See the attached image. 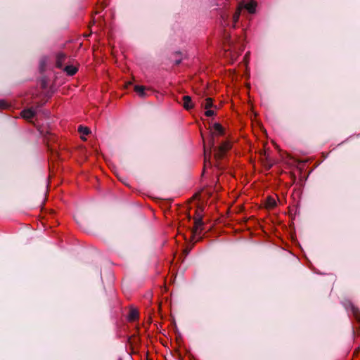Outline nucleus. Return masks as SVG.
Returning <instances> with one entry per match:
<instances>
[{
  "label": "nucleus",
  "instance_id": "nucleus-13",
  "mask_svg": "<svg viewBox=\"0 0 360 360\" xmlns=\"http://www.w3.org/2000/svg\"><path fill=\"white\" fill-rule=\"evenodd\" d=\"M78 131L83 135H88L91 132L90 129L88 127L82 125L79 126Z\"/></svg>",
  "mask_w": 360,
  "mask_h": 360
},
{
  "label": "nucleus",
  "instance_id": "nucleus-5",
  "mask_svg": "<svg viewBox=\"0 0 360 360\" xmlns=\"http://www.w3.org/2000/svg\"><path fill=\"white\" fill-rule=\"evenodd\" d=\"M36 114L37 109L34 108L25 109L21 112L22 117L26 120H30L33 118Z\"/></svg>",
  "mask_w": 360,
  "mask_h": 360
},
{
  "label": "nucleus",
  "instance_id": "nucleus-9",
  "mask_svg": "<svg viewBox=\"0 0 360 360\" xmlns=\"http://www.w3.org/2000/svg\"><path fill=\"white\" fill-rule=\"evenodd\" d=\"M64 70L66 72L67 75L72 76L77 72V68L73 65H67L64 68Z\"/></svg>",
  "mask_w": 360,
  "mask_h": 360
},
{
  "label": "nucleus",
  "instance_id": "nucleus-8",
  "mask_svg": "<svg viewBox=\"0 0 360 360\" xmlns=\"http://www.w3.org/2000/svg\"><path fill=\"white\" fill-rule=\"evenodd\" d=\"M184 107L186 110H190L193 108L191 98L189 96H184L183 97Z\"/></svg>",
  "mask_w": 360,
  "mask_h": 360
},
{
  "label": "nucleus",
  "instance_id": "nucleus-12",
  "mask_svg": "<svg viewBox=\"0 0 360 360\" xmlns=\"http://www.w3.org/2000/svg\"><path fill=\"white\" fill-rule=\"evenodd\" d=\"M203 106L205 109H210L211 108H215L216 106L213 104V101L211 98H207L203 103Z\"/></svg>",
  "mask_w": 360,
  "mask_h": 360
},
{
  "label": "nucleus",
  "instance_id": "nucleus-3",
  "mask_svg": "<svg viewBox=\"0 0 360 360\" xmlns=\"http://www.w3.org/2000/svg\"><path fill=\"white\" fill-rule=\"evenodd\" d=\"M228 42L230 44V48L229 50H226V54L230 56L232 61L236 60L240 53L243 51V45L238 48L231 39H229Z\"/></svg>",
  "mask_w": 360,
  "mask_h": 360
},
{
  "label": "nucleus",
  "instance_id": "nucleus-17",
  "mask_svg": "<svg viewBox=\"0 0 360 360\" xmlns=\"http://www.w3.org/2000/svg\"><path fill=\"white\" fill-rule=\"evenodd\" d=\"M276 205V202L275 200H274L272 198L269 199V205L270 207H274Z\"/></svg>",
  "mask_w": 360,
  "mask_h": 360
},
{
  "label": "nucleus",
  "instance_id": "nucleus-10",
  "mask_svg": "<svg viewBox=\"0 0 360 360\" xmlns=\"http://www.w3.org/2000/svg\"><path fill=\"white\" fill-rule=\"evenodd\" d=\"M349 310L353 313L357 319H360V313L358 308H356L352 303H349Z\"/></svg>",
  "mask_w": 360,
  "mask_h": 360
},
{
  "label": "nucleus",
  "instance_id": "nucleus-18",
  "mask_svg": "<svg viewBox=\"0 0 360 360\" xmlns=\"http://www.w3.org/2000/svg\"><path fill=\"white\" fill-rule=\"evenodd\" d=\"M45 66V60H41L40 62V69L41 70H44V68Z\"/></svg>",
  "mask_w": 360,
  "mask_h": 360
},
{
  "label": "nucleus",
  "instance_id": "nucleus-19",
  "mask_svg": "<svg viewBox=\"0 0 360 360\" xmlns=\"http://www.w3.org/2000/svg\"><path fill=\"white\" fill-rule=\"evenodd\" d=\"M180 62H181V60H176V65H178V64H179V63H180Z\"/></svg>",
  "mask_w": 360,
  "mask_h": 360
},
{
  "label": "nucleus",
  "instance_id": "nucleus-7",
  "mask_svg": "<svg viewBox=\"0 0 360 360\" xmlns=\"http://www.w3.org/2000/svg\"><path fill=\"white\" fill-rule=\"evenodd\" d=\"M146 89V87L143 86L136 85L134 86V91L141 98H144V97L147 96Z\"/></svg>",
  "mask_w": 360,
  "mask_h": 360
},
{
  "label": "nucleus",
  "instance_id": "nucleus-11",
  "mask_svg": "<svg viewBox=\"0 0 360 360\" xmlns=\"http://www.w3.org/2000/svg\"><path fill=\"white\" fill-rule=\"evenodd\" d=\"M139 313L136 309H131L129 314L128 315V320L130 321H134L136 319H138Z\"/></svg>",
  "mask_w": 360,
  "mask_h": 360
},
{
  "label": "nucleus",
  "instance_id": "nucleus-14",
  "mask_svg": "<svg viewBox=\"0 0 360 360\" xmlns=\"http://www.w3.org/2000/svg\"><path fill=\"white\" fill-rule=\"evenodd\" d=\"M202 219H197L195 220V231L197 232L198 229L202 226Z\"/></svg>",
  "mask_w": 360,
  "mask_h": 360
},
{
  "label": "nucleus",
  "instance_id": "nucleus-6",
  "mask_svg": "<svg viewBox=\"0 0 360 360\" xmlns=\"http://www.w3.org/2000/svg\"><path fill=\"white\" fill-rule=\"evenodd\" d=\"M66 59V56L63 53H59L56 56V66L58 68H62L63 63Z\"/></svg>",
  "mask_w": 360,
  "mask_h": 360
},
{
  "label": "nucleus",
  "instance_id": "nucleus-15",
  "mask_svg": "<svg viewBox=\"0 0 360 360\" xmlns=\"http://www.w3.org/2000/svg\"><path fill=\"white\" fill-rule=\"evenodd\" d=\"M9 104L4 100H0V109H6L9 108Z\"/></svg>",
  "mask_w": 360,
  "mask_h": 360
},
{
  "label": "nucleus",
  "instance_id": "nucleus-2",
  "mask_svg": "<svg viewBox=\"0 0 360 360\" xmlns=\"http://www.w3.org/2000/svg\"><path fill=\"white\" fill-rule=\"evenodd\" d=\"M210 150L204 149V158L205 164H207V161H210L212 151L214 153V158L216 159L221 158L226 152L231 148V144L228 141L222 143L220 146H216L214 139L212 138L209 141Z\"/></svg>",
  "mask_w": 360,
  "mask_h": 360
},
{
  "label": "nucleus",
  "instance_id": "nucleus-4",
  "mask_svg": "<svg viewBox=\"0 0 360 360\" xmlns=\"http://www.w3.org/2000/svg\"><path fill=\"white\" fill-rule=\"evenodd\" d=\"M224 133V129L219 123H214L212 127V137L210 140H211L212 138L214 139V136H222Z\"/></svg>",
  "mask_w": 360,
  "mask_h": 360
},
{
  "label": "nucleus",
  "instance_id": "nucleus-16",
  "mask_svg": "<svg viewBox=\"0 0 360 360\" xmlns=\"http://www.w3.org/2000/svg\"><path fill=\"white\" fill-rule=\"evenodd\" d=\"M214 114H215L214 111L213 110H211L210 108V109H207V110L205 112V115L207 117H212V116L214 115Z\"/></svg>",
  "mask_w": 360,
  "mask_h": 360
},
{
  "label": "nucleus",
  "instance_id": "nucleus-1",
  "mask_svg": "<svg viewBox=\"0 0 360 360\" xmlns=\"http://www.w3.org/2000/svg\"><path fill=\"white\" fill-rule=\"evenodd\" d=\"M257 4L253 0H244L233 11H224L221 13V22L224 27H235L243 8H245L250 13H254L256 10Z\"/></svg>",
  "mask_w": 360,
  "mask_h": 360
}]
</instances>
